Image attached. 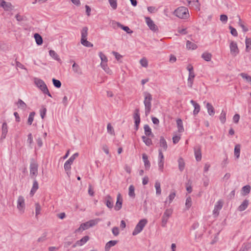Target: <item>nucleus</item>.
I'll return each mask as SVG.
<instances>
[{"instance_id": "obj_1", "label": "nucleus", "mask_w": 251, "mask_h": 251, "mask_svg": "<svg viewBox=\"0 0 251 251\" xmlns=\"http://www.w3.org/2000/svg\"><path fill=\"white\" fill-rule=\"evenodd\" d=\"M144 104L145 105V114L146 116H148L151 111V103L152 100V95L147 92H144Z\"/></svg>"}, {"instance_id": "obj_2", "label": "nucleus", "mask_w": 251, "mask_h": 251, "mask_svg": "<svg viewBox=\"0 0 251 251\" xmlns=\"http://www.w3.org/2000/svg\"><path fill=\"white\" fill-rule=\"evenodd\" d=\"M174 14L181 19H186L189 16L188 9L184 6L178 7L174 12Z\"/></svg>"}, {"instance_id": "obj_3", "label": "nucleus", "mask_w": 251, "mask_h": 251, "mask_svg": "<svg viewBox=\"0 0 251 251\" xmlns=\"http://www.w3.org/2000/svg\"><path fill=\"white\" fill-rule=\"evenodd\" d=\"M34 83L45 94L52 97L45 83L41 79L35 78Z\"/></svg>"}, {"instance_id": "obj_4", "label": "nucleus", "mask_w": 251, "mask_h": 251, "mask_svg": "<svg viewBox=\"0 0 251 251\" xmlns=\"http://www.w3.org/2000/svg\"><path fill=\"white\" fill-rule=\"evenodd\" d=\"M38 164L34 159H31L30 164V176L32 179L35 178L38 175Z\"/></svg>"}, {"instance_id": "obj_5", "label": "nucleus", "mask_w": 251, "mask_h": 251, "mask_svg": "<svg viewBox=\"0 0 251 251\" xmlns=\"http://www.w3.org/2000/svg\"><path fill=\"white\" fill-rule=\"evenodd\" d=\"M147 223V220L146 219H144L141 220L136 226L133 231L132 232V235H136L141 232Z\"/></svg>"}, {"instance_id": "obj_6", "label": "nucleus", "mask_w": 251, "mask_h": 251, "mask_svg": "<svg viewBox=\"0 0 251 251\" xmlns=\"http://www.w3.org/2000/svg\"><path fill=\"white\" fill-rule=\"evenodd\" d=\"M173 214V209L171 208L165 210L162 217L161 226L163 227L166 226L169 218Z\"/></svg>"}, {"instance_id": "obj_7", "label": "nucleus", "mask_w": 251, "mask_h": 251, "mask_svg": "<svg viewBox=\"0 0 251 251\" xmlns=\"http://www.w3.org/2000/svg\"><path fill=\"white\" fill-rule=\"evenodd\" d=\"M17 208L21 213H23L25 209V199L23 196H19L17 201Z\"/></svg>"}, {"instance_id": "obj_8", "label": "nucleus", "mask_w": 251, "mask_h": 251, "mask_svg": "<svg viewBox=\"0 0 251 251\" xmlns=\"http://www.w3.org/2000/svg\"><path fill=\"white\" fill-rule=\"evenodd\" d=\"M164 155L162 153V149L159 150V154H158V169L159 170L163 172L164 171Z\"/></svg>"}, {"instance_id": "obj_9", "label": "nucleus", "mask_w": 251, "mask_h": 251, "mask_svg": "<svg viewBox=\"0 0 251 251\" xmlns=\"http://www.w3.org/2000/svg\"><path fill=\"white\" fill-rule=\"evenodd\" d=\"M146 21L148 26L149 27L151 30L154 32L158 30V27L156 25H155L153 21L150 18H146Z\"/></svg>"}, {"instance_id": "obj_10", "label": "nucleus", "mask_w": 251, "mask_h": 251, "mask_svg": "<svg viewBox=\"0 0 251 251\" xmlns=\"http://www.w3.org/2000/svg\"><path fill=\"white\" fill-rule=\"evenodd\" d=\"M223 202L221 200L218 201L214 206V209L213 211V214L215 216H217L219 213V210H220L223 207Z\"/></svg>"}, {"instance_id": "obj_11", "label": "nucleus", "mask_w": 251, "mask_h": 251, "mask_svg": "<svg viewBox=\"0 0 251 251\" xmlns=\"http://www.w3.org/2000/svg\"><path fill=\"white\" fill-rule=\"evenodd\" d=\"M133 118L135 120V126L136 130H138L140 123V118L139 109H136L134 111Z\"/></svg>"}, {"instance_id": "obj_12", "label": "nucleus", "mask_w": 251, "mask_h": 251, "mask_svg": "<svg viewBox=\"0 0 251 251\" xmlns=\"http://www.w3.org/2000/svg\"><path fill=\"white\" fill-rule=\"evenodd\" d=\"M229 47L230 53L232 55L236 56L239 53V49L236 43L234 41H231Z\"/></svg>"}, {"instance_id": "obj_13", "label": "nucleus", "mask_w": 251, "mask_h": 251, "mask_svg": "<svg viewBox=\"0 0 251 251\" xmlns=\"http://www.w3.org/2000/svg\"><path fill=\"white\" fill-rule=\"evenodd\" d=\"M123 199L120 193H118L117 197V201L115 206V209L116 211L120 210L122 207Z\"/></svg>"}, {"instance_id": "obj_14", "label": "nucleus", "mask_w": 251, "mask_h": 251, "mask_svg": "<svg viewBox=\"0 0 251 251\" xmlns=\"http://www.w3.org/2000/svg\"><path fill=\"white\" fill-rule=\"evenodd\" d=\"M194 153L196 160L197 161H201V153L200 146H196L194 148Z\"/></svg>"}, {"instance_id": "obj_15", "label": "nucleus", "mask_w": 251, "mask_h": 251, "mask_svg": "<svg viewBox=\"0 0 251 251\" xmlns=\"http://www.w3.org/2000/svg\"><path fill=\"white\" fill-rule=\"evenodd\" d=\"M104 200L106 205L109 208H112L113 207V201L112 197L108 195L105 197Z\"/></svg>"}, {"instance_id": "obj_16", "label": "nucleus", "mask_w": 251, "mask_h": 251, "mask_svg": "<svg viewBox=\"0 0 251 251\" xmlns=\"http://www.w3.org/2000/svg\"><path fill=\"white\" fill-rule=\"evenodd\" d=\"M89 239L88 236H85L80 240H78L75 245H73V247L75 248L77 246H81L86 243Z\"/></svg>"}, {"instance_id": "obj_17", "label": "nucleus", "mask_w": 251, "mask_h": 251, "mask_svg": "<svg viewBox=\"0 0 251 251\" xmlns=\"http://www.w3.org/2000/svg\"><path fill=\"white\" fill-rule=\"evenodd\" d=\"M191 103L194 106V110L193 111L194 115L196 116L197 115L200 111L201 107L200 105L197 103L194 100H191L190 101Z\"/></svg>"}, {"instance_id": "obj_18", "label": "nucleus", "mask_w": 251, "mask_h": 251, "mask_svg": "<svg viewBox=\"0 0 251 251\" xmlns=\"http://www.w3.org/2000/svg\"><path fill=\"white\" fill-rule=\"evenodd\" d=\"M8 132V126L6 122H4L2 125V133L1 139H5Z\"/></svg>"}, {"instance_id": "obj_19", "label": "nucleus", "mask_w": 251, "mask_h": 251, "mask_svg": "<svg viewBox=\"0 0 251 251\" xmlns=\"http://www.w3.org/2000/svg\"><path fill=\"white\" fill-rule=\"evenodd\" d=\"M142 158L144 163L145 168L146 170H149L151 166L150 162L148 159V155L146 153L142 154Z\"/></svg>"}, {"instance_id": "obj_20", "label": "nucleus", "mask_w": 251, "mask_h": 251, "mask_svg": "<svg viewBox=\"0 0 251 251\" xmlns=\"http://www.w3.org/2000/svg\"><path fill=\"white\" fill-rule=\"evenodd\" d=\"M159 143L162 151H166L167 149L168 146L166 140L163 136L160 137Z\"/></svg>"}, {"instance_id": "obj_21", "label": "nucleus", "mask_w": 251, "mask_h": 251, "mask_svg": "<svg viewBox=\"0 0 251 251\" xmlns=\"http://www.w3.org/2000/svg\"><path fill=\"white\" fill-rule=\"evenodd\" d=\"M33 185L32 187V188L31 189V191L30 192V195L31 196H33L35 193L36 192V191L38 190L39 188L38 183L37 181L36 180L35 178L33 179Z\"/></svg>"}, {"instance_id": "obj_22", "label": "nucleus", "mask_w": 251, "mask_h": 251, "mask_svg": "<svg viewBox=\"0 0 251 251\" xmlns=\"http://www.w3.org/2000/svg\"><path fill=\"white\" fill-rule=\"evenodd\" d=\"M195 76L194 72L189 73V76L188 78V86L190 88H192L193 83V79Z\"/></svg>"}, {"instance_id": "obj_23", "label": "nucleus", "mask_w": 251, "mask_h": 251, "mask_svg": "<svg viewBox=\"0 0 251 251\" xmlns=\"http://www.w3.org/2000/svg\"><path fill=\"white\" fill-rule=\"evenodd\" d=\"M0 6L2 7L6 11L10 10L12 8V5L10 2H6L3 0H2Z\"/></svg>"}, {"instance_id": "obj_24", "label": "nucleus", "mask_w": 251, "mask_h": 251, "mask_svg": "<svg viewBox=\"0 0 251 251\" xmlns=\"http://www.w3.org/2000/svg\"><path fill=\"white\" fill-rule=\"evenodd\" d=\"M117 243V240H111L108 242L105 246V251H109L111 247L114 246Z\"/></svg>"}, {"instance_id": "obj_25", "label": "nucleus", "mask_w": 251, "mask_h": 251, "mask_svg": "<svg viewBox=\"0 0 251 251\" xmlns=\"http://www.w3.org/2000/svg\"><path fill=\"white\" fill-rule=\"evenodd\" d=\"M72 69L75 73L79 75L82 74V71L81 68H80L79 65L75 63V62L74 63L72 66Z\"/></svg>"}, {"instance_id": "obj_26", "label": "nucleus", "mask_w": 251, "mask_h": 251, "mask_svg": "<svg viewBox=\"0 0 251 251\" xmlns=\"http://www.w3.org/2000/svg\"><path fill=\"white\" fill-rule=\"evenodd\" d=\"M249 205V201L245 200L241 205L238 207V209L240 211H243L245 210Z\"/></svg>"}, {"instance_id": "obj_27", "label": "nucleus", "mask_w": 251, "mask_h": 251, "mask_svg": "<svg viewBox=\"0 0 251 251\" xmlns=\"http://www.w3.org/2000/svg\"><path fill=\"white\" fill-rule=\"evenodd\" d=\"M206 106L209 115L210 116H213L215 114V110L212 105L211 103L207 102Z\"/></svg>"}, {"instance_id": "obj_28", "label": "nucleus", "mask_w": 251, "mask_h": 251, "mask_svg": "<svg viewBox=\"0 0 251 251\" xmlns=\"http://www.w3.org/2000/svg\"><path fill=\"white\" fill-rule=\"evenodd\" d=\"M49 54L51 57H52L54 60H57V61L61 63V60L59 58L58 55L57 53L53 50H50L49 51Z\"/></svg>"}, {"instance_id": "obj_29", "label": "nucleus", "mask_w": 251, "mask_h": 251, "mask_svg": "<svg viewBox=\"0 0 251 251\" xmlns=\"http://www.w3.org/2000/svg\"><path fill=\"white\" fill-rule=\"evenodd\" d=\"M176 124L178 128V131L180 133L184 131L182 121L180 119L176 120Z\"/></svg>"}, {"instance_id": "obj_30", "label": "nucleus", "mask_w": 251, "mask_h": 251, "mask_svg": "<svg viewBox=\"0 0 251 251\" xmlns=\"http://www.w3.org/2000/svg\"><path fill=\"white\" fill-rule=\"evenodd\" d=\"M71 163H69V162L66 161L64 166V169L69 177L71 175L70 170L71 169Z\"/></svg>"}, {"instance_id": "obj_31", "label": "nucleus", "mask_w": 251, "mask_h": 251, "mask_svg": "<svg viewBox=\"0 0 251 251\" xmlns=\"http://www.w3.org/2000/svg\"><path fill=\"white\" fill-rule=\"evenodd\" d=\"M178 168L180 172H182L185 168V162L183 159L180 157L178 159Z\"/></svg>"}, {"instance_id": "obj_32", "label": "nucleus", "mask_w": 251, "mask_h": 251, "mask_svg": "<svg viewBox=\"0 0 251 251\" xmlns=\"http://www.w3.org/2000/svg\"><path fill=\"white\" fill-rule=\"evenodd\" d=\"M90 227L89 226V224H88V223H87V222H85L84 223H83V224H81V225L79 226V227L78 228H77L75 230V231L76 232H79V231H83L84 230L88 229Z\"/></svg>"}, {"instance_id": "obj_33", "label": "nucleus", "mask_w": 251, "mask_h": 251, "mask_svg": "<svg viewBox=\"0 0 251 251\" xmlns=\"http://www.w3.org/2000/svg\"><path fill=\"white\" fill-rule=\"evenodd\" d=\"M134 191V186L133 185H130L128 188V195L131 198H134L135 197Z\"/></svg>"}, {"instance_id": "obj_34", "label": "nucleus", "mask_w": 251, "mask_h": 251, "mask_svg": "<svg viewBox=\"0 0 251 251\" xmlns=\"http://www.w3.org/2000/svg\"><path fill=\"white\" fill-rule=\"evenodd\" d=\"M118 26L123 29L124 31L126 32L128 34H131L133 33V31L131 30L128 26H124V25L121 24L119 23H117Z\"/></svg>"}, {"instance_id": "obj_35", "label": "nucleus", "mask_w": 251, "mask_h": 251, "mask_svg": "<svg viewBox=\"0 0 251 251\" xmlns=\"http://www.w3.org/2000/svg\"><path fill=\"white\" fill-rule=\"evenodd\" d=\"M246 51L247 52H249L251 50V39L246 37Z\"/></svg>"}, {"instance_id": "obj_36", "label": "nucleus", "mask_w": 251, "mask_h": 251, "mask_svg": "<svg viewBox=\"0 0 251 251\" xmlns=\"http://www.w3.org/2000/svg\"><path fill=\"white\" fill-rule=\"evenodd\" d=\"M240 148L241 146L240 144L236 145L234 148V155L237 158H238L240 156Z\"/></svg>"}, {"instance_id": "obj_37", "label": "nucleus", "mask_w": 251, "mask_h": 251, "mask_svg": "<svg viewBox=\"0 0 251 251\" xmlns=\"http://www.w3.org/2000/svg\"><path fill=\"white\" fill-rule=\"evenodd\" d=\"M144 128L146 136H149L150 135H151L152 136H153V135L151 132V129L148 125H145L144 126Z\"/></svg>"}, {"instance_id": "obj_38", "label": "nucleus", "mask_w": 251, "mask_h": 251, "mask_svg": "<svg viewBox=\"0 0 251 251\" xmlns=\"http://www.w3.org/2000/svg\"><path fill=\"white\" fill-rule=\"evenodd\" d=\"M18 107L25 110L27 107L26 104L21 99H19L17 103Z\"/></svg>"}, {"instance_id": "obj_39", "label": "nucleus", "mask_w": 251, "mask_h": 251, "mask_svg": "<svg viewBox=\"0 0 251 251\" xmlns=\"http://www.w3.org/2000/svg\"><path fill=\"white\" fill-rule=\"evenodd\" d=\"M34 38L38 45H41L43 43V39L42 36L38 33L34 34Z\"/></svg>"}, {"instance_id": "obj_40", "label": "nucleus", "mask_w": 251, "mask_h": 251, "mask_svg": "<svg viewBox=\"0 0 251 251\" xmlns=\"http://www.w3.org/2000/svg\"><path fill=\"white\" fill-rule=\"evenodd\" d=\"M81 44L86 47H92L93 45L87 40V38L81 39Z\"/></svg>"}, {"instance_id": "obj_41", "label": "nucleus", "mask_w": 251, "mask_h": 251, "mask_svg": "<svg viewBox=\"0 0 251 251\" xmlns=\"http://www.w3.org/2000/svg\"><path fill=\"white\" fill-rule=\"evenodd\" d=\"M88 35V28L86 26L83 27L81 31V39L87 38Z\"/></svg>"}, {"instance_id": "obj_42", "label": "nucleus", "mask_w": 251, "mask_h": 251, "mask_svg": "<svg viewBox=\"0 0 251 251\" xmlns=\"http://www.w3.org/2000/svg\"><path fill=\"white\" fill-rule=\"evenodd\" d=\"M186 48L189 50H195L197 48V46L195 43L187 41L186 43Z\"/></svg>"}, {"instance_id": "obj_43", "label": "nucleus", "mask_w": 251, "mask_h": 251, "mask_svg": "<svg viewBox=\"0 0 251 251\" xmlns=\"http://www.w3.org/2000/svg\"><path fill=\"white\" fill-rule=\"evenodd\" d=\"M251 248V243L244 244L239 251H248Z\"/></svg>"}, {"instance_id": "obj_44", "label": "nucleus", "mask_w": 251, "mask_h": 251, "mask_svg": "<svg viewBox=\"0 0 251 251\" xmlns=\"http://www.w3.org/2000/svg\"><path fill=\"white\" fill-rule=\"evenodd\" d=\"M202 58L206 61H209L211 60L212 55L210 53L204 52L202 55Z\"/></svg>"}, {"instance_id": "obj_45", "label": "nucleus", "mask_w": 251, "mask_h": 251, "mask_svg": "<svg viewBox=\"0 0 251 251\" xmlns=\"http://www.w3.org/2000/svg\"><path fill=\"white\" fill-rule=\"evenodd\" d=\"M142 139L143 140V141L147 146H150L152 144V141L151 139L148 138L145 136H143L142 137Z\"/></svg>"}, {"instance_id": "obj_46", "label": "nucleus", "mask_w": 251, "mask_h": 251, "mask_svg": "<svg viewBox=\"0 0 251 251\" xmlns=\"http://www.w3.org/2000/svg\"><path fill=\"white\" fill-rule=\"evenodd\" d=\"M155 188L156 189V194L157 195H160L161 193V189L160 188V183L159 181H156L155 183Z\"/></svg>"}, {"instance_id": "obj_47", "label": "nucleus", "mask_w": 251, "mask_h": 251, "mask_svg": "<svg viewBox=\"0 0 251 251\" xmlns=\"http://www.w3.org/2000/svg\"><path fill=\"white\" fill-rule=\"evenodd\" d=\"M100 221V219L97 218L94 220H91L88 221L87 223H88L89 226L91 227L96 225Z\"/></svg>"}, {"instance_id": "obj_48", "label": "nucleus", "mask_w": 251, "mask_h": 251, "mask_svg": "<svg viewBox=\"0 0 251 251\" xmlns=\"http://www.w3.org/2000/svg\"><path fill=\"white\" fill-rule=\"evenodd\" d=\"M219 119L222 124H224L226 122V112L225 111H224V110H222V111L220 114Z\"/></svg>"}, {"instance_id": "obj_49", "label": "nucleus", "mask_w": 251, "mask_h": 251, "mask_svg": "<svg viewBox=\"0 0 251 251\" xmlns=\"http://www.w3.org/2000/svg\"><path fill=\"white\" fill-rule=\"evenodd\" d=\"M35 115L34 112H32L29 114L28 120H27V124L29 125H31L33 121L34 116Z\"/></svg>"}, {"instance_id": "obj_50", "label": "nucleus", "mask_w": 251, "mask_h": 251, "mask_svg": "<svg viewBox=\"0 0 251 251\" xmlns=\"http://www.w3.org/2000/svg\"><path fill=\"white\" fill-rule=\"evenodd\" d=\"M140 63L141 65L143 67L147 68L148 66V61L147 59L144 57L140 60Z\"/></svg>"}, {"instance_id": "obj_51", "label": "nucleus", "mask_w": 251, "mask_h": 251, "mask_svg": "<svg viewBox=\"0 0 251 251\" xmlns=\"http://www.w3.org/2000/svg\"><path fill=\"white\" fill-rule=\"evenodd\" d=\"M101 67L102 69L107 73H109L111 71L109 68L107 67V62H101L100 63Z\"/></svg>"}, {"instance_id": "obj_52", "label": "nucleus", "mask_w": 251, "mask_h": 251, "mask_svg": "<svg viewBox=\"0 0 251 251\" xmlns=\"http://www.w3.org/2000/svg\"><path fill=\"white\" fill-rule=\"evenodd\" d=\"M52 82H53V85L55 87H56L57 88H60V87L61 86V83L60 80L56 79L55 78H53Z\"/></svg>"}, {"instance_id": "obj_53", "label": "nucleus", "mask_w": 251, "mask_h": 251, "mask_svg": "<svg viewBox=\"0 0 251 251\" xmlns=\"http://www.w3.org/2000/svg\"><path fill=\"white\" fill-rule=\"evenodd\" d=\"M107 129L108 132L110 134H115L114 128L110 123L108 124L107 126Z\"/></svg>"}, {"instance_id": "obj_54", "label": "nucleus", "mask_w": 251, "mask_h": 251, "mask_svg": "<svg viewBox=\"0 0 251 251\" xmlns=\"http://www.w3.org/2000/svg\"><path fill=\"white\" fill-rule=\"evenodd\" d=\"M240 75L243 78L246 79L247 81L250 83L251 85V76L248 75L247 74L245 73H241Z\"/></svg>"}, {"instance_id": "obj_55", "label": "nucleus", "mask_w": 251, "mask_h": 251, "mask_svg": "<svg viewBox=\"0 0 251 251\" xmlns=\"http://www.w3.org/2000/svg\"><path fill=\"white\" fill-rule=\"evenodd\" d=\"M110 6L113 9H116L117 7V0H108Z\"/></svg>"}, {"instance_id": "obj_56", "label": "nucleus", "mask_w": 251, "mask_h": 251, "mask_svg": "<svg viewBox=\"0 0 251 251\" xmlns=\"http://www.w3.org/2000/svg\"><path fill=\"white\" fill-rule=\"evenodd\" d=\"M47 112V109L44 106H43L40 110V116L42 119H44Z\"/></svg>"}, {"instance_id": "obj_57", "label": "nucleus", "mask_w": 251, "mask_h": 251, "mask_svg": "<svg viewBox=\"0 0 251 251\" xmlns=\"http://www.w3.org/2000/svg\"><path fill=\"white\" fill-rule=\"evenodd\" d=\"M41 210V207L39 203H36L35 204V213L36 216H37L38 215L40 214V211Z\"/></svg>"}, {"instance_id": "obj_58", "label": "nucleus", "mask_w": 251, "mask_h": 251, "mask_svg": "<svg viewBox=\"0 0 251 251\" xmlns=\"http://www.w3.org/2000/svg\"><path fill=\"white\" fill-rule=\"evenodd\" d=\"M99 56L100 58L101 62H107V57L101 52H99Z\"/></svg>"}, {"instance_id": "obj_59", "label": "nucleus", "mask_w": 251, "mask_h": 251, "mask_svg": "<svg viewBox=\"0 0 251 251\" xmlns=\"http://www.w3.org/2000/svg\"><path fill=\"white\" fill-rule=\"evenodd\" d=\"M239 18V22H238V25L240 26H241L242 27V28L243 29V30L244 31V32H247L248 30V28H247L242 23V21H241V19H240V18L239 17H238Z\"/></svg>"}, {"instance_id": "obj_60", "label": "nucleus", "mask_w": 251, "mask_h": 251, "mask_svg": "<svg viewBox=\"0 0 251 251\" xmlns=\"http://www.w3.org/2000/svg\"><path fill=\"white\" fill-rule=\"evenodd\" d=\"M47 235V233H43L42 236L38 239V240H37L38 242H45L47 239V238H46Z\"/></svg>"}, {"instance_id": "obj_61", "label": "nucleus", "mask_w": 251, "mask_h": 251, "mask_svg": "<svg viewBox=\"0 0 251 251\" xmlns=\"http://www.w3.org/2000/svg\"><path fill=\"white\" fill-rule=\"evenodd\" d=\"M192 205V201L191 198L189 197L186 199V202H185V205L187 209H189Z\"/></svg>"}, {"instance_id": "obj_62", "label": "nucleus", "mask_w": 251, "mask_h": 251, "mask_svg": "<svg viewBox=\"0 0 251 251\" xmlns=\"http://www.w3.org/2000/svg\"><path fill=\"white\" fill-rule=\"evenodd\" d=\"M229 28L230 30L231 34L233 36H235V37L238 36V33H237V30H236V29L235 28H234V27H233L231 26H229Z\"/></svg>"}, {"instance_id": "obj_63", "label": "nucleus", "mask_w": 251, "mask_h": 251, "mask_svg": "<svg viewBox=\"0 0 251 251\" xmlns=\"http://www.w3.org/2000/svg\"><path fill=\"white\" fill-rule=\"evenodd\" d=\"M27 136H28V138H27V143H28L30 148H32L31 145L33 143V138H32V136L31 133L28 134Z\"/></svg>"}, {"instance_id": "obj_64", "label": "nucleus", "mask_w": 251, "mask_h": 251, "mask_svg": "<svg viewBox=\"0 0 251 251\" xmlns=\"http://www.w3.org/2000/svg\"><path fill=\"white\" fill-rule=\"evenodd\" d=\"M251 187L249 185H246L242 188V190L245 193V194H248L250 192Z\"/></svg>"}]
</instances>
